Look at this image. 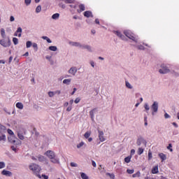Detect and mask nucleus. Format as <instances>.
Listing matches in <instances>:
<instances>
[{"instance_id":"f257e3e1","label":"nucleus","mask_w":179,"mask_h":179,"mask_svg":"<svg viewBox=\"0 0 179 179\" xmlns=\"http://www.w3.org/2000/svg\"><path fill=\"white\" fill-rule=\"evenodd\" d=\"M29 170H31L36 177L38 178H41V176H40V171H41V168L36 164H31L29 165Z\"/></svg>"},{"instance_id":"f03ea898","label":"nucleus","mask_w":179,"mask_h":179,"mask_svg":"<svg viewBox=\"0 0 179 179\" xmlns=\"http://www.w3.org/2000/svg\"><path fill=\"white\" fill-rule=\"evenodd\" d=\"M124 34L130 40L136 42V37L135 36V34L132 33V31L129 30H125L124 31Z\"/></svg>"},{"instance_id":"7ed1b4c3","label":"nucleus","mask_w":179,"mask_h":179,"mask_svg":"<svg viewBox=\"0 0 179 179\" xmlns=\"http://www.w3.org/2000/svg\"><path fill=\"white\" fill-rule=\"evenodd\" d=\"M159 72V73L164 75L166 73H169L170 72V69H169V67H167V66L165 64H162Z\"/></svg>"},{"instance_id":"20e7f679","label":"nucleus","mask_w":179,"mask_h":179,"mask_svg":"<svg viewBox=\"0 0 179 179\" xmlns=\"http://www.w3.org/2000/svg\"><path fill=\"white\" fill-rule=\"evenodd\" d=\"M8 141L13 145H17V142H20L19 139L17 138L16 136H10L8 138Z\"/></svg>"},{"instance_id":"39448f33","label":"nucleus","mask_w":179,"mask_h":179,"mask_svg":"<svg viewBox=\"0 0 179 179\" xmlns=\"http://www.w3.org/2000/svg\"><path fill=\"white\" fill-rule=\"evenodd\" d=\"M151 110H152V115H155V113H157L159 110V103L157 101H155L151 106Z\"/></svg>"},{"instance_id":"423d86ee","label":"nucleus","mask_w":179,"mask_h":179,"mask_svg":"<svg viewBox=\"0 0 179 179\" xmlns=\"http://www.w3.org/2000/svg\"><path fill=\"white\" fill-rule=\"evenodd\" d=\"M45 155L48 157V159H52V157H55V152L52 150H48Z\"/></svg>"},{"instance_id":"0eeeda50","label":"nucleus","mask_w":179,"mask_h":179,"mask_svg":"<svg viewBox=\"0 0 179 179\" xmlns=\"http://www.w3.org/2000/svg\"><path fill=\"white\" fill-rule=\"evenodd\" d=\"M0 44L5 48L10 47V39H8L7 42L4 40H0Z\"/></svg>"},{"instance_id":"6e6552de","label":"nucleus","mask_w":179,"mask_h":179,"mask_svg":"<svg viewBox=\"0 0 179 179\" xmlns=\"http://www.w3.org/2000/svg\"><path fill=\"white\" fill-rule=\"evenodd\" d=\"M98 134H99V141H101V142H104V141H106V138H104V132H103V131L99 130Z\"/></svg>"},{"instance_id":"1a4fd4ad","label":"nucleus","mask_w":179,"mask_h":179,"mask_svg":"<svg viewBox=\"0 0 179 179\" xmlns=\"http://www.w3.org/2000/svg\"><path fill=\"white\" fill-rule=\"evenodd\" d=\"M76 72H78V69H76V67H71L69 70V73L73 75V76H75V75H76Z\"/></svg>"},{"instance_id":"9d476101","label":"nucleus","mask_w":179,"mask_h":179,"mask_svg":"<svg viewBox=\"0 0 179 179\" xmlns=\"http://www.w3.org/2000/svg\"><path fill=\"white\" fill-rule=\"evenodd\" d=\"M85 17H93V13L90 10H87L84 12Z\"/></svg>"},{"instance_id":"9b49d317","label":"nucleus","mask_w":179,"mask_h":179,"mask_svg":"<svg viewBox=\"0 0 179 179\" xmlns=\"http://www.w3.org/2000/svg\"><path fill=\"white\" fill-rule=\"evenodd\" d=\"M50 160L51 163H54V164H59V159L58 158H57L56 156H55L52 158H50Z\"/></svg>"},{"instance_id":"f8f14e48","label":"nucleus","mask_w":179,"mask_h":179,"mask_svg":"<svg viewBox=\"0 0 179 179\" xmlns=\"http://www.w3.org/2000/svg\"><path fill=\"white\" fill-rule=\"evenodd\" d=\"M14 36H17L18 37H22V28L21 27H18L17 31H15Z\"/></svg>"},{"instance_id":"ddd939ff","label":"nucleus","mask_w":179,"mask_h":179,"mask_svg":"<svg viewBox=\"0 0 179 179\" xmlns=\"http://www.w3.org/2000/svg\"><path fill=\"white\" fill-rule=\"evenodd\" d=\"M1 174L3 176H6L7 177H10V176H12V172H10L9 171H6V170H3L1 171Z\"/></svg>"},{"instance_id":"4468645a","label":"nucleus","mask_w":179,"mask_h":179,"mask_svg":"<svg viewBox=\"0 0 179 179\" xmlns=\"http://www.w3.org/2000/svg\"><path fill=\"white\" fill-rule=\"evenodd\" d=\"M159 157L161 159L162 162L167 159V157L163 152H161L158 155Z\"/></svg>"},{"instance_id":"2eb2a0df","label":"nucleus","mask_w":179,"mask_h":179,"mask_svg":"<svg viewBox=\"0 0 179 179\" xmlns=\"http://www.w3.org/2000/svg\"><path fill=\"white\" fill-rule=\"evenodd\" d=\"M115 34H116V36H117V37H120V38H122V40H125V36L124 35H122V34H121V32H120L118 31H115Z\"/></svg>"},{"instance_id":"dca6fc26","label":"nucleus","mask_w":179,"mask_h":179,"mask_svg":"<svg viewBox=\"0 0 179 179\" xmlns=\"http://www.w3.org/2000/svg\"><path fill=\"white\" fill-rule=\"evenodd\" d=\"M152 174H157V173H159V167L155 166L152 168V171H151Z\"/></svg>"},{"instance_id":"f3484780","label":"nucleus","mask_w":179,"mask_h":179,"mask_svg":"<svg viewBox=\"0 0 179 179\" xmlns=\"http://www.w3.org/2000/svg\"><path fill=\"white\" fill-rule=\"evenodd\" d=\"M70 44H71V45H73V47H80V48H83V45L78 42H71L70 43Z\"/></svg>"},{"instance_id":"a211bd4d","label":"nucleus","mask_w":179,"mask_h":179,"mask_svg":"<svg viewBox=\"0 0 179 179\" xmlns=\"http://www.w3.org/2000/svg\"><path fill=\"white\" fill-rule=\"evenodd\" d=\"M79 10H78V13H80V12H83L85 9V4H80L78 6Z\"/></svg>"},{"instance_id":"6ab92c4d","label":"nucleus","mask_w":179,"mask_h":179,"mask_svg":"<svg viewBox=\"0 0 179 179\" xmlns=\"http://www.w3.org/2000/svg\"><path fill=\"white\" fill-rule=\"evenodd\" d=\"M95 111H97V109L96 108H94L93 110H92L90 112V115L92 119L94 118V112Z\"/></svg>"},{"instance_id":"aec40b11","label":"nucleus","mask_w":179,"mask_h":179,"mask_svg":"<svg viewBox=\"0 0 179 179\" xmlns=\"http://www.w3.org/2000/svg\"><path fill=\"white\" fill-rule=\"evenodd\" d=\"M17 108H19L20 110H23V103L22 102H18L16 103Z\"/></svg>"},{"instance_id":"412c9836","label":"nucleus","mask_w":179,"mask_h":179,"mask_svg":"<svg viewBox=\"0 0 179 179\" xmlns=\"http://www.w3.org/2000/svg\"><path fill=\"white\" fill-rule=\"evenodd\" d=\"M90 135H92V131H87L85 132V134H84V137L85 138V139H88V138L90 137Z\"/></svg>"},{"instance_id":"4be33fe9","label":"nucleus","mask_w":179,"mask_h":179,"mask_svg":"<svg viewBox=\"0 0 179 179\" xmlns=\"http://www.w3.org/2000/svg\"><path fill=\"white\" fill-rule=\"evenodd\" d=\"M80 176L82 179H89V176H87V175L83 172L80 173Z\"/></svg>"},{"instance_id":"5701e85b","label":"nucleus","mask_w":179,"mask_h":179,"mask_svg":"<svg viewBox=\"0 0 179 179\" xmlns=\"http://www.w3.org/2000/svg\"><path fill=\"white\" fill-rule=\"evenodd\" d=\"M131 159H132V156H128V157H125L124 158L125 163H130Z\"/></svg>"},{"instance_id":"b1692460","label":"nucleus","mask_w":179,"mask_h":179,"mask_svg":"<svg viewBox=\"0 0 179 179\" xmlns=\"http://www.w3.org/2000/svg\"><path fill=\"white\" fill-rule=\"evenodd\" d=\"M64 3H75V0H62Z\"/></svg>"},{"instance_id":"393cba45","label":"nucleus","mask_w":179,"mask_h":179,"mask_svg":"<svg viewBox=\"0 0 179 179\" xmlns=\"http://www.w3.org/2000/svg\"><path fill=\"white\" fill-rule=\"evenodd\" d=\"M17 136H18L19 139H20L21 141H24V136H23V134L22 133L18 132Z\"/></svg>"},{"instance_id":"a878e982","label":"nucleus","mask_w":179,"mask_h":179,"mask_svg":"<svg viewBox=\"0 0 179 179\" xmlns=\"http://www.w3.org/2000/svg\"><path fill=\"white\" fill-rule=\"evenodd\" d=\"M133 178H136V177H141V172L137 171L136 173L132 175Z\"/></svg>"},{"instance_id":"bb28decb","label":"nucleus","mask_w":179,"mask_h":179,"mask_svg":"<svg viewBox=\"0 0 179 179\" xmlns=\"http://www.w3.org/2000/svg\"><path fill=\"white\" fill-rule=\"evenodd\" d=\"M144 150H145L143 148H139L137 151L138 155H139L141 156V155H142V153H143Z\"/></svg>"},{"instance_id":"cd10ccee","label":"nucleus","mask_w":179,"mask_h":179,"mask_svg":"<svg viewBox=\"0 0 179 179\" xmlns=\"http://www.w3.org/2000/svg\"><path fill=\"white\" fill-rule=\"evenodd\" d=\"M13 43L15 45H17V44H19V39H17V38H13Z\"/></svg>"},{"instance_id":"c85d7f7f","label":"nucleus","mask_w":179,"mask_h":179,"mask_svg":"<svg viewBox=\"0 0 179 179\" xmlns=\"http://www.w3.org/2000/svg\"><path fill=\"white\" fill-rule=\"evenodd\" d=\"M38 159L39 162H44V160H45V158L43 155H38Z\"/></svg>"},{"instance_id":"c756f323","label":"nucleus","mask_w":179,"mask_h":179,"mask_svg":"<svg viewBox=\"0 0 179 179\" xmlns=\"http://www.w3.org/2000/svg\"><path fill=\"white\" fill-rule=\"evenodd\" d=\"M7 132L9 135H10V136H15V133H13V131H12L10 129H8Z\"/></svg>"},{"instance_id":"7c9ffc66","label":"nucleus","mask_w":179,"mask_h":179,"mask_svg":"<svg viewBox=\"0 0 179 179\" xmlns=\"http://www.w3.org/2000/svg\"><path fill=\"white\" fill-rule=\"evenodd\" d=\"M59 17V13H55V14H53L52 16V19H58Z\"/></svg>"},{"instance_id":"2f4dec72","label":"nucleus","mask_w":179,"mask_h":179,"mask_svg":"<svg viewBox=\"0 0 179 179\" xmlns=\"http://www.w3.org/2000/svg\"><path fill=\"white\" fill-rule=\"evenodd\" d=\"M71 79H65L63 80V83L64 85H69V83H71Z\"/></svg>"},{"instance_id":"473e14b6","label":"nucleus","mask_w":179,"mask_h":179,"mask_svg":"<svg viewBox=\"0 0 179 179\" xmlns=\"http://www.w3.org/2000/svg\"><path fill=\"white\" fill-rule=\"evenodd\" d=\"M84 48V49H86L88 51H92V48H90V46L86 45H83V48Z\"/></svg>"},{"instance_id":"72a5a7b5","label":"nucleus","mask_w":179,"mask_h":179,"mask_svg":"<svg viewBox=\"0 0 179 179\" xmlns=\"http://www.w3.org/2000/svg\"><path fill=\"white\" fill-rule=\"evenodd\" d=\"M49 50L50 51H57V46H50Z\"/></svg>"},{"instance_id":"f704fd0d","label":"nucleus","mask_w":179,"mask_h":179,"mask_svg":"<svg viewBox=\"0 0 179 179\" xmlns=\"http://www.w3.org/2000/svg\"><path fill=\"white\" fill-rule=\"evenodd\" d=\"M3 141L5 142V141H6V136H5L4 134L0 136V141Z\"/></svg>"},{"instance_id":"c9c22d12","label":"nucleus","mask_w":179,"mask_h":179,"mask_svg":"<svg viewBox=\"0 0 179 179\" xmlns=\"http://www.w3.org/2000/svg\"><path fill=\"white\" fill-rule=\"evenodd\" d=\"M36 13H40L41 12V6H38L36 8Z\"/></svg>"},{"instance_id":"e433bc0d","label":"nucleus","mask_w":179,"mask_h":179,"mask_svg":"<svg viewBox=\"0 0 179 179\" xmlns=\"http://www.w3.org/2000/svg\"><path fill=\"white\" fill-rule=\"evenodd\" d=\"M127 173L128 174H134V173H135V170H134V169H127Z\"/></svg>"},{"instance_id":"4c0bfd02","label":"nucleus","mask_w":179,"mask_h":179,"mask_svg":"<svg viewBox=\"0 0 179 179\" xmlns=\"http://www.w3.org/2000/svg\"><path fill=\"white\" fill-rule=\"evenodd\" d=\"M26 47L27 48H30V47H31V41H27Z\"/></svg>"},{"instance_id":"58836bf2","label":"nucleus","mask_w":179,"mask_h":179,"mask_svg":"<svg viewBox=\"0 0 179 179\" xmlns=\"http://www.w3.org/2000/svg\"><path fill=\"white\" fill-rule=\"evenodd\" d=\"M107 176H110V178H111V179L115 178V176L114 175V173H107Z\"/></svg>"},{"instance_id":"ea45409f","label":"nucleus","mask_w":179,"mask_h":179,"mask_svg":"<svg viewBox=\"0 0 179 179\" xmlns=\"http://www.w3.org/2000/svg\"><path fill=\"white\" fill-rule=\"evenodd\" d=\"M143 141V138H141L137 140V145L138 146H141V142Z\"/></svg>"},{"instance_id":"a19ab883","label":"nucleus","mask_w":179,"mask_h":179,"mask_svg":"<svg viewBox=\"0 0 179 179\" xmlns=\"http://www.w3.org/2000/svg\"><path fill=\"white\" fill-rule=\"evenodd\" d=\"M126 87H128V89H132V85H131L128 81H126Z\"/></svg>"},{"instance_id":"79ce46f5","label":"nucleus","mask_w":179,"mask_h":179,"mask_svg":"<svg viewBox=\"0 0 179 179\" xmlns=\"http://www.w3.org/2000/svg\"><path fill=\"white\" fill-rule=\"evenodd\" d=\"M55 95V92H48L49 97H54Z\"/></svg>"},{"instance_id":"37998d69","label":"nucleus","mask_w":179,"mask_h":179,"mask_svg":"<svg viewBox=\"0 0 179 179\" xmlns=\"http://www.w3.org/2000/svg\"><path fill=\"white\" fill-rule=\"evenodd\" d=\"M83 145H85V143H84L83 141L80 142V143L77 145L78 149H80V148H82V146H83Z\"/></svg>"},{"instance_id":"c03bdc74","label":"nucleus","mask_w":179,"mask_h":179,"mask_svg":"<svg viewBox=\"0 0 179 179\" xmlns=\"http://www.w3.org/2000/svg\"><path fill=\"white\" fill-rule=\"evenodd\" d=\"M173 148V145H171V143L169 144V146L167 147V149L169 150H170V152H173V148Z\"/></svg>"},{"instance_id":"a18cd8bd","label":"nucleus","mask_w":179,"mask_h":179,"mask_svg":"<svg viewBox=\"0 0 179 179\" xmlns=\"http://www.w3.org/2000/svg\"><path fill=\"white\" fill-rule=\"evenodd\" d=\"M32 47L35 49V51H37V50H38L37 43H33Z\"/></svg>"},{"instance_id":"49530a36","label":"nucleus","mask_w":179,"mask_h":179,"mask_svg":"<svg viewBox=\"0 0 179 179\" xmlns=\"http://www.w3.org/2000/svg\"><path fill=\"white\" fill-rule=\"evenodd\" d=\"M1 35L2 36V37H5V29H1Z\"/></svg>"},{"instance_id":"de8ad7c7","label":"nucleus","mask_w":179,"mask_h":179,"mask_svg":"<svg viewBox=\"0 0 179 179\" xmlns=\"http://www.w3.org/2000/svg\"><path fill=\"white\" fill-rule=\"evenodd\" d=\"M25 4L29 6V5H30V3H31V0H25L24 1Z\"/></svg>"},{"instance_id":"09e8293b","label":"nucleus","mask_w":179,"mask_h":179,"mask_svg":"<svg viewBox=\"0 0 179 179\" xmlns=\"http://www.w3.org/2000/svg\"><path fill=\"white\" fill-rule=\"evenodd\" d=\"M0 169H5V162H0Z\"/></svg>"},{"instance_id":"8fccbe9b","label":"nucleus","mask_w":179,"mask_h":179,"mask_svg":"<svg viewBox=\"0 0 179 179\" xmlns=\"http://www.w3.org/2000/svg\"><path fill=\"white\" fill-rule=\"evenodd\" d=\"M152 156V152L149 151L148 152V160H151Z\"/></svg>"},{"instance_id":"3c124183","label":"nucleus","mask_w":179,"mask_h":179,"mask_svg":"<svg viewBox=\"0 0 179 179\" xmlns=\"http://www.w3.org/2000/svg\"><path fill=\"white\" fill-rule=\"evenodd\" d=\"M144 108H145V109L147 111H149V110H150V108H149V105H148V103H145V104L144 105Z\"/></svg>"},{"instance_id":"603ef678","label":"nucleus","mask_w":179,"mask_h":179,"mask_svg":"<svg viewBox=\"0 0 179 179\" xmlns=\"http://www.w3.org/2000/svg\"><path fill=\"white\" fill-rule=\"evenodd\" d=\"M70 165H71V167H78V164L74 163V162H71L70 164Z\"/></svg>"},{"instance_id":"864d4df0","label":"nucleus","mask_w":179,"mask_h":179,"mask_svg":"<svg viewBox=\"0 0 179 179\" xmlns=\"http://www.w3.org/2000/svg\"><path fill=\"white\" fill-rule=\"evenodd\" d=\"M0 129H2L3 131H6V127L0 124Z\"/></svg>"},{"instance_id":"5fc2aeb1","label":"nucleus","mask_w":179,"mask_h":179,"mask_svg":"<svg viewBox=\"0 0 179 179\" xmlns=\"http://www.w3.org/2000/svg\"><path fill=\"white\" fill-rule=\"evenodd\" d=\"M80 101V98H76L74 101V103L76 104H78V103H79Z\"/></svg>"},{"instance_id":"6e6d98bb","label":"nucleus","mask_w":179,"mask_h":179,"mask_svg":"<svg viewBox=\"0 0 179 179\" xmlns=\"http://www.w3.org/2000/svg\"><path fill=\"white\" fill-rule=\"evenodd\" d=\"M16 146H15V145H12L11 146V149H12V150H13L14 152H16Z\"/></svg>"},{"instance_id":"4d7b16f0","label":"nucleus","mask_w":179,"mask_h":179,"mask_svg":"<svg viewBox=\"0 0 179 179\" xmlns=\"http://www.w3.org/2000/svg\"><path fill=\"white\" fill-rule=\"evenodd\" d=\"M134 155H135V150L132 149L131 150V155L130 156H134Z\"/></svg>"},{"instance_id":"13d9d810","label":"nucleus","mask_w":179,"mask_h":179,"mask_svg":"<svg viewBox=\"0 0 179 179\" xmlns=\"http://www.w3.org/2000/svg\"><path fill=\"white\" fill-rule=\"evenodd\" d=\"M10 22H15V17L13 16L10 17Z\"/></svg>"},{"instance_id":"bf43d9fd","label":"nucleus","mask_w":179,"mask_h":179,"mask_svg":"<svg viewBox=\"0 0 179 179\" xmlns=\"http://www.w3.org/2000/svg\"><path fill=\"white\" fill-rule=\"evenodd\" d=\"M92 164L93 167H96V162L92 161Z\"/></svg>"},{"instance_id":"052dcab7","label":"nucleus","mask_w":179,"mask_h":179,"mask_svg":"<svg viewBox=\"0 0 179 179\" xmlns=\"http://www.w3.org/2000/svg\"><path fill=\"white\" fill-rule=\"evenodd\" d=\"M61 8H62V9H65L66 6L65 4H63L62 3H61L60 4Z\"/></svg>"},{"instance_id":"680f3d73","label":"nucleus","mask_w":179,"mask_h":179,"mask_svg":"<svg viewBox=\"0 0 179 179\" xmlns=\"http://www.w3.org/2000/svg\"><path fill=\"white\" fill-rule=\"evenodd\" d=\"M172 124L173 125V127H175V128H178V124H177V123L173 122Z\"/></svg>"},{"instance_id":"e2e57ef3","label":"nucleus","mask_w":179,"mask_h":179,"mask_svg":"<svg viewBox=\"0 0 179 179\" xmlns=\"http://www.w3.org/2000/svg\"><path fill=\"white\" fill-rule=\"evenodd\" d=\"M95 23L96 24H100V20H99V19H96L95 20Z\"/></svg>"},{"instance_id":"0e129e2a","label":"nucleus","mask_w":179,"mask_h":179,"mask_svg":"<svg viewBox=\"0 0 179 179\" xmlns=\"http://www.w3.org/2000/svg\"><path fill=\"white\" fill-rule=\"evenodd\" d=\"M164 117L165 118H170V116H169V115L168 113H165L164 114Z\"/></svg>"},{"instance_id":"69168bd1","label":"nucleus","mask_w":179,"mask_h":179,"mask_svg":"<svg viewBox=\"0 0 179 179\" xmlns=\"http://www.w3.org/2000/svg\"><path fill=\"white\" fill-rule=\"evenodd\" d=\"M72 110V106H69L66 109V111H71Z\"/></svg>"},{"instance_id":"338daca9","label":"nucleus","mask_w":179,"mask_h":179,"mask_svg":"<svg viewBox=\"0 0 179 179\" xmlns=\"http://www.w3.org/2000/svg\"><path fill=\"white\" fill-rule=\"evenodd\" d=\"M43 178L44 179H48V176L45 175H42Z\"/></svg>"},{"instance_id":"774afa93","label":"nucleus","mask_w":179,"mask_h":179,"mask_svg":"<svg viewBox=\"0 0 179 179\" xmlns=\"http://www.w3.org/2000/svg\"><path fill=\"white\" fill-rule=\"evenodd\" d=\"M42 38L43 40H46L47 41L48 38L47 36H42Z\"/></svg>"}]
</instances>
